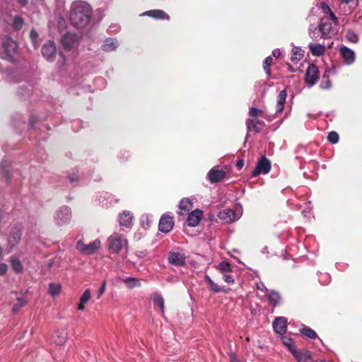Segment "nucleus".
I'll use <instances>...</instances> for the list:
<instances>
[{
  "mask_svg": "<svg viewBox=\"0 0 362 362\" xmlns=\"http://www.w3.org/2000/svg\"><path fill=\"white\" fill-rule=\"evenodd\" d=\"M90 20V8L88 3L78 1L73 3L70 13V21L76 28L86 26Z\"/></svg>",
  "mask_w": 362,
  "mask_h": 362,
  "instance_id": "obj_1",
  "label": "nucleus"
},
{
  "mask_svg": "<svg viewBox=\"0 0 362 362\" xmlns=\"http://www.w3.org/2000/svg\"><path fill=\"white\" fill-rule=\"evenodd\" d=\"M107 250L112 254H119L123 250L127 254L129 243L126 236L117 232H114L107 239Z\"/></svg>",
  "mask_w": 362,
  "mask_h": 362,
  "instance_id": "obj_2",
  "label": "nucleus"
},
{
  "mask_svg": "<svg viewBox=\"0 0 362 362\" xmlns=\"http://www.w3.org/2000/svg\"><path fill=\"white\" fill-rule=\"evenodd\" d=\"M333 28L332 23L329 21L322 19L317 27L310 25L308 30L309 36L317 40L320 37L322 39H328L333 34Z\"/></svg>",
  "mask_w": 362,
  "mask_h": 362,
  "instance_id": "obj_3",
  "label": "nucleus"
},
{
  "mask_svg": "<svg viewBox=\"0 0 362 362\" xmlns=\"http://www.w3.org/2000/svg\"><path fill=\"white\" fill-rule=\"evenodd\" d=\"M78 37L71 33H66L60 39L62 47L65 51H71L78 43Z\"/></svg>",
  "mask_w": 362,
  "mask_h": 362,
  "instance_id": "obj_4",
  "label": "nucleus"
},
{
  "mask_svg": "<svg viewBox=\"0 0 362 362\" xmlns=\"http://www.w3.org/2000/svg\"><path fill=\"white\" fill-rule=\"evenodd\" d=\"M71 218L70 209L68 206H62L56 212L54 221L57 226H64L69 223Z\"/></svg>",
  "mask_w": 362,
  "mask_h": 362,
  "instance_id": "obj_5",
  "label": "nucleus"
},
{
  "mask_svg": "<svg viewBox=\"0 0 362 362\" xmlns=\"http://www.w3.org/2000/svg\"><path fill=\"white\" fill-rule=\"evenodd\" d=\"M271 162L265 156H262L252 173V176L255 177L260 174H267L271 170Z\"/></svg>",
  "mask_w": 362,
  "mask_h": 362,
  "instance_id": "obj_6",
  "label": "nucleus"
},
{
  "mask_svg": "<svg viewBox=\"0 0 362 362\" xmlns=\"http://www.w3.org/2000/svg\"><path fill=\"white\" fill-rule=\"evenodd\" d=\"M317 80L318 69L315 64H311L308 66L306 70L305 76V83L307 84L308 87L310 88L316 83Z\"/></svg>",
  "mask_w": 362,
  "mask_h": 362,
  "instance_id": "obj_7",
  "label": "nucleus"
},
{
  "mask_svg": "<svg viewBox=\"0 0 362 362\" xmlns=\"http://www.w3.org/2000/svg\"><path fill=\"white\" fill-rule=\"evenodd\" d=\"M168 262L176 267H182L186 262V255L177 250L170 251L168 257Z\"/></svg>",
  "mask_w": 362,
  "mask_h": 362,
  "instance_id": "obj_8",
  "label": "nucleus"
},
{
  "mask_svg": "<svg viewBox=\"0 0 362 362\" xmlns=\"http://www.w3.org/2000/svg\"><path fill=\"white\" fill-rule=\"evenodd\" d=\"M241 216V214L237 213L232 209H226L220 211L218 217L226 223H230L238 221Z\"/></svg>",
  "mask_w": 362,
  "mask_h": 362,
  "instance_id": "obj_9",
  "label": "nucleus"
},
{
  "mask_svg": "<svg viewBox=\"0 0 362 362\" xmlns=\"http://www.w3.org/2000/svg\"><path fill=\"white\" fill-rule=\"evenodd\" d=\"M42 54L47 60L52 62L54 61L57 50H56V46L53 41H48L46 43H45L42 47Z\"/></svg>",
  "mask_w": 362,
  "mask_h": 362,
  "instance_id": "obj_10",
  "label": "nucleus"
},
{
  "mask_svg": "<svg viewBox=\"0 0 362 362\" xmlns=\"http://www.w3.org/2000/svg\"><path fill=\"white\" fill-rule=\"evenodd\" d=\"M339 54L346 65H351L356 60V54L354 50L346 47L341 46L339 48Z\"/></svg>",
  "mask_w": 362,
  "mask_h": 362,
  "instance_id": "obj_11",
  "label": "nucleus"
},
{
  "mask_svg": "<svg viewBox=\"0 0 362 362\" xmlns=\"http://www.w3.org/2000/svg\"><path fill=\"white\" fill-rule=\"evenodd\" d=\"M96 201L103 206H108L117 203L118 199L112 194L102 192L97 195Z\"/></svg>",
  "mask_w": 362,
  "mask_h": 362,
  "instance_id": "obj_12",
  "label": "nucleus"
},
{
  "mask_svg": "<svg viewBox=\"0 0 362 362\" xmlns=\"http://www.w3.org/2000/svg\"><path fill=\"white\" fill-rule=\"evenodd\" d=\"M174 222L173 217L168 215H163L159 221L158 229L163 233H169L173 228Z\"/></svg>",
  "mask_w": 362,
  "mask_h": 362,
  "instance_id": "obj_13",
  "label": "nucleus"
},
{
  "mask_svg": "<svg viewBox=\"0 0 362 362\" xmlns=\"http://www.w3.org/2000/svg\"><path fill=\"white\" fill-rule=\"evenodd\" d=\"M274 331L284 335L287 329V319L285 317H276L272 323Z\"/></svg>",
  "mask_w": 362,
  "mask_h": 362,
  "instance_id": "obj_14",
  "label": "nucleus"
},
{
  "mask_svg": "<svg viewBox=\"0 0 362 362\" xmlns=\"http://www.w3.org/2000/svg\"><path fill=\"white\" fill-rule=\"evenodd\" d=\"M118 221L120 227L131 229L133 226V214L129 211H124L119 214Z\"/></svg>",
  "mask_w": 362,
  "mask_h": 362,
  "instance_id": "obj_15",
  "label": "nucleus"
},
{
  "mask_svg": "<svg viewBox=\"0 0 362 362\" xmlns=\"http://www.w3.org/2000/svg\"><path fill=\"white\" fill-rule=\"evenodd\" d=\"M295 359L299 362H313L311 354L307 350H291V352Z\"/></svg>",
  "mask_w": 362,
  "mask_h": 362,
  "instance_id": "obj_16",
  "label": "nucleus"
},
{
  "mask_svg": "<svg viewBox=\"0 0 362 362\" xmlns=\"http://www.w3.org/2000/svg\"><path fill=\"white\" fill-rule=\"evenodd\" d=\"M226 175V173L224 170L213 168L209 171L207 177L211 183H216L223 180Z\"/></svg>",
  "mask_w": 362,
  "mask_h": 362,
  "instance_id": "obj_17",
  "label": "nucleus"
},
{
  "mask_svg": "<svg viewBox=\"0 0 362 362\" xmlns=\"http://www.w3.org/2000/svg\"><path fill=\"white\" fill-rule=\"evenodd\" d=\"M141 16H148L157 20H169L170 16L163 10H149L140 14Z\"/></svg>",
  "mask_w": 362,
  "mask_h": 362,
  "instance_id": "obj_18",
  "label": "nucleus"
},
{
  "mask_svg": "<svg viewBox=\"0 0 362 362\" xmlns=\"http://www.w3.org/2000/svg\"><path fill=\"white\" fill-rule=\"evenodd\" d=\"M203 216L202 211L199 209H195L193 210L191 213L189 214L187 218V225L190 227H195L197 226L199 223L200 222Z\"/></svg>",
  "mask_w": 362,
  "mask_h": 362,
  "instance_id": "obj_19",
  "label": "nucleus"
},
{
  "mask_svg": "<svg viewBox=\"0 0 362 362\" xmlns=\"http://www.w3.org/2000/svg\"><path fill=\"white\" fill-rule=\"evenodd\" d=\"M3 47L8 57H13L17 51V45L11 37H6L3 41Z\"/></svg>",
  "mask_w": 362,
  "mask_h": 362,
  "instance_id": "obj_20",
  "label": "nucleus"
},
{
  "mask_svg": "<svg viewBox=\"0 0 362 362\" xmlns=\"http://www.w3.org/2000/svg\"><path fill=\"white\" fill-rule=\"evenodd\" d=\"M21 238V230L20 228L17 227H13L11 228L9 236L8 238V242L11 247H15L20 241Z\"/></svg>",
  "mask_w": 362,
  "mask_h": 362,
  "instance_id": "obj_21",
  "label": "nucleus"
},
{
  "mask_svg": "<svg viewBox=\"0 0 362 362\" xmlns=\"http://www.w3.org/2000/svg\"><path fill=\"white\" fill-rule=\"evenodd\" d=\"M119 46L118 41L116 38L114 37H108L107 38L104 43L101 45V49L104 52H112L115 51Z\"/></svg>",
  "mask_w": 362,
  "mask_h": 362,
  "instance_id": "obj_22",
  "label": "nucleus"
},
{
  "mask_svg": "<svg viewBox=\"0 0 362 362\" xmlns=\"http://www.w3.org/2000/svg\"><path fill=\"white\" fill-rule=\"evenodd\" d=\"M67 339V332L65 329H57L53 336V341L57 345H63Z\"/></svg>",
  "mask_w": 362,
  "mask_h": 362,
  "instance_id": "obj_23",
  "label": "nucleus"
},
{
  "mask_svg": "<svg viewBox=\"0 0 362 362\" xmlns=\"http://www.w3.org/2000/svg\"><path fill=\"white\" fill-rule=\"evenodd\" d=\"M193 207V204L189 198H183L179 203V214L184 216L187 214Z\"/></svg>",
  "mask_w": 362,
  "mask_h": 362,
  "instance_id": "obj_24",
  "label": "nucleus"
},
{
  "mask_svg": "<svg viewBox=\"0 0 362 362\" xmlns=\"http://www.w3.org/2000/svg\"><path fill=\"white\" fill-rule=\"evenodd\" d=\"M308 48L313 56H322L325 52V46L320 43L310 42L308 45Z\"/></svg>",
  "mask_w": 362,
  "mask_h": 362,
  "instance_id": "obj_25",
  "label": "nucleus"
},
{
  "mask_svg": "<svg viewBox=\"0 0 362 362\" xmlns=\"http://www.w3.org/2000/svg\"><path fill=\"white\" fill-rule=\"evenodd\" d=\"M247 128L248 131L253 130L254 132L258 133L262 131V127L264 125L263 121L260 120H254L248 119L246 122Z\"/></svg>",
  "mask_w": 362,
  "mask_h": 362,
  "instance_id": "obj_26",
  "label": "nucleus"
},
{
  "mask_svg": "<svg viewBox=\"0 0 362 362\" xmlns=\"http://www.w3.org/2000/svg\"><path fill=\"white\" fill-rule=\"evenodd\" d=\"M281 300L280 293L275 291L272 290L268 293V300L273 307L277 306Z\"/></svg>",
  "mask_w": 362,
  "mask_h": 362,
  "instance_id": "obj_27",
  "label": "nucleus"
},
{
  "mask_svg": "<svg viewBox=\"0 0 362 362\" xmlns=\"http://www.w3.org/2000/svg\"><path fill=\"white\" fill-rule=\"evenodd\" d=\"M286 95H287V93H286V90L284 89L283 90H281L278 96H277V103H276V113H280L283 109H284V103L286 101Z\"/></svg>",
  "mask_w": 362,
  "mask_h": 362,
  "instance_id": "obj_28",
  "label": "nucleus"
},
{
  "mask_svg": "<svg viewBox=\"0 0 362 362\" xmlns=\"http://www.w3.org/2000/svg\"><path fill=\"white\" fill-rule=\"evenodd\" d=\"M299 331L301 334L310 339H315L318 337L316 332L309 327L303 325Z\"/></svg>",
  "mask_w": 362,
  "mask_h": 362,
  "instance_id": "obj_29",
  "label": "nucleus"
},
{
  "mask_svg": "<svg viewBox=\"0 0 362 362\" xmlns=\"http://www.w3.org/2000/svg\"><path fill=\"white\" fill-rule=\"evenodd\" d=\"M122 281L124 282L127 287L129 289H132L136 287H139L141 286L139 279L134 277H127L125 279H123Z\"/></svg>",
  "mask_w": 362,
  "mask_h": 362,
  "instance_id": "obj_30",
  "label": "nucleus"
},
{
  "mask_svg": "<svg viewBox=\"0 0 362 362\" xmlns=\"http://www.w3.org/2000/svg\"><path fill=\"white\" fill-rule=\"evenodd\" d=\"M90 299V291L86 289L80 298V301L78 305V310H83L85 308V304Z\"/></svg>",
  "mask_w": 362,
  "mask_h": 362,
  "instance_id": "obj_31",
  "label": "nucleus"
},
{
  "mask_svg": "<svg viewBox=\"0 0 362 362\" xmlns=\"http://www.w3.org/2000/svg\"><path fill=\"white\" fill-rule=\"evenodd\" d=\"M153 303L156 305L160 310L162 313H164V299L158 293H155L152 296Z\"/></svg>",
  "mask_w": 362,
  "mask_h": 362,
  "instance_id": "obj_32",
  "label": "nucleus"
},
{
  "mask_svg": "<svg viewBox=\"0 0 362 362\" xmlns=\"http://www.w3.org/2000/svg\"><path fill=\"white\" fill-rule=\"evenodd\" d=\"M303 53V51L300 48L294 47L292 49L291 60L293 62H298L300 61L304 56Z\"/></svg>",
  "mask_w": 362,
  "mask_h": 362,
  "instance_id": "obj_33",
  "label": "nucleus"
},
{
  "mask_svg": "<svg viewBox=\"0 0 362 362\" xmlns=\"http://www.w3.org/2000/svg\"><path fill=\"white\" fill-rule=\"evenodd\" d=\"M217 269L222 273L226 274L232 272V266L227 261H222L217 266Z\"/></svg>",
  "mask_w": 362,
  "mask_h": 362,
  "instance_id": "obj_34",
  "label": "nucleus"
},
{
  "mask_svg": "<svg viewBox=\"0 0 362 362\" xmlns=\"http://www.w3.org/2000/svg\"><path fill=\"white\" fill-rule=\"evenodd\" d=\"M62 286L59 284L51 283L49 285V292L52 297H55L59 294Z\"/></svg>",
  "mask_w": 362,
  "mask_h": 362,
  "instance_id": "obj_35",
  "label": "nucleus"
},
{
  "mask_svg": "<svg viewBox=\"0 0 362 362\" xmlns=\"http://www.w3.org/2000/svg\"><path fill=\"white\" fill-rule=\"evenodd\" d=\"M205 279L209 286V289L214 293H219L221 291V286L215 283L208 275H206Z\"/></svg>",
  "mask_w": 362,
  "mask_h": 362,
  "instance_id": "obj_36",
  "label": "nucleus"
},
{
  "mask_svg": "<svg viewBox=\"0 0 362 362\" xmlns=\"http://www.w3.org/2000/svg\"><path fill=\"white\" fill-rule=\"evenodd\" d=\"M141 225L144 228H147L152 223V216L149 214H143L140 219Z\"/></svg>",
  "mask_w": 362,
  "mask_h": 362,
  "instance_id": "obj_37",
  "label": "nucleus"
},
{
  "mask_svg": "<svg viewBox=\"0 0 362 362\" xmlns=\"http://www.w3.org/2000/svg\"><path fill=\"white\" fill-rule=\"evenodd\" d=\"M76 247L78 251L82 253L89 254L90 250V245H85L81 240H78L76 244Z\"/></svg>",
  "mask_w": 362,
  "mask_h": 362,
  "instance_id": "obj_38",
  "label": "nucleus"
},
{
  "mask_svg": "<svg viewBox=\"0 0 362 362\" xmlns=\"http://www.w3.org/2000/svg\"><path fill=\"white\" fill-rule=\"evenodd\" d=\"M320 87L321 89H329L332 87L331 81L328 78V75L325 73L322 76V81L320 82Z\"/></svg>",
  "mask_w": 362,
  "mask_h": 362,
  "instance_id": "obj_39",
  "label": "nucleus"
},
{
  "mask_svg": "<svg viewBox=\"0 0 362 362\" xmlns=\"http://www.w3.org/2000/svg\"><path fill=\"white\" fill-rule=\"evenodd\" d=\"M281 340L283 344L288 349L290 352H291V350L295 349V348L293 347V340L292 338L286 336H283L281 337Z\"/></svg>",
  "mask_w": 362,
  "mask_h": 362,
  "instance_id": "obj_40",
  "label": "nucleus"
},
{
  "mask_svg": "<svg viewBox=\"0 0 362 362\" xmlns=\"http://www.w3.org/2000/svg\"><path fill=\"white\" fill-rule=\"evenodd\" d=\"M118 158L122 162L128 161L131 158V153L127 150H122L120 151Z\"/></svg>",
  "mask_w": 362,
  "mask_h": 362,
  "instance_id": "obj_41",
  "label": "nucleus"
},
{
  "mask_svg": "<svg viewBox=\"0 0 362 362\" xmlns=\"http://www.w3.org/2000/svg\"><path fill=\"white\" fill-rule=\"evenodd\" d=\"M11 267H12L13 269L16 272H21L23 267H22L21 262L18 259H11Z\"/></svg>",
  "mask_w": 362,
  "mask_h": 362,
  "instance_id": "obj_42",
  "label": "nucleus"
},
{
  "mask_svg": "<svg viewBox=\"0 0 362 362\" xmlns=\"http://www.w3.org/2000/svg\"><path fill=\"white\" fill-rule=\"evenodd\" d=\"M26 303L27 301L25 299L18 298L16 303L13 305V311L15 313L17 312L21 308L25 306Z\"/></svg>",
  "mask_w": 362,
  "mask_h": 362,
  "instance_id": "obj_43",
  "label": "nucleus"
},
{
  "mask_svg": "<svg viewBox=\"0 0 362 362\" xmlns=\"http://www.w3.org/2000/svg\"><path fill=\"white\" fill-rule=\"evenodd\" d=\"M327 140L332 144H335L339 141V135L336 132H331L328 134Z\"/></svg>",
  "mask_w": 362,
  "mask_h": 362,
  "instance_id": "obj_44",
  "label": "nucleus"
},
{
  "mask_svg": "<svg viewBox=\"0 0 362 362\" xmlns=\"http://www.w3.org/2000/svg\"><path fill=\"white\" fill-rule=\"evenodd\" d=\"M346 38L351 42L356 43L358 41V35L353 31H348L346 35Z\"/></svg>",
  "mask_w": 362,
  "mask_h": 362,
  "instance_id": "obj_45",
  "label": "nucleus"
},
{
  "mask_svg": "<svg viewBox=\"0 0 362 362\" xmlns=\"http://www.w3.org/2000/svg\"><path fill=\"white\" fill-rule=\"evenodd\" d=\"M272 62V58L270 56L266 57L264 61V64H263L264 69V71L266 72V74L268 75L270 74V69L269 67L271 65Z\"/></svg>",
  "mask_w": 362,
  "mask_h": 362,
  "instance_id": "obj_46",
  "label": "nucleus"
},
{
  "mask_svg": "<svg viewBox=\"0 0 362 362\" xmlns=\"http://www.w3.org/2000/svg\"><path fill=\"white\" fill-rule=\"evenodd\" d=\"M23 21L22 20V18H21L20 17L16 16L13 18L12 25L15 29H16V30L21 29L23 26Z\"/></svg>",
  "mask_w": 362,
  "mask_h": 362,
  "instance_id": "obj_47",
  "label": "nucleus"
},
{
  "mask_svg": "<svg viewBox=\"0 0 362 362\" xmlns=\"http://www.w3.org/2000/svg\"><path fill=\"white\" fill-rule=\"evenodd\" d=\"M104 16V10L102 8L97 9L94 13V17L96 18V23H99Z\"/></svg>",
  "mask_w": 362,
  "mask_h": 362,
  "instance_id": "obj_48",
  "label": "nucleus"
},
{
  "mask_svg": "<svg viewBox=\"0 0 362 362\" xmlns=\"http://www.w3.org/2000/svg\"><path fill=\"white\" fill-rule=\"evenodd\" d=\"M7 167H8V163L6 161L3 160L1 163V165H0L1 172L2 175H4V176H6V177L8 178V171L6 169Z\"/></svg>",
  "mask_w": 362,
  "mask_h": 362,
  "instance_id": "obj_49",
  "label": "nucleus"
},
{
  "mask_svg": "<svg viewBox=\"0 0 362 362\" xmlns=\"http://www.w3.org/2000/svg\"><path fill=\"white\" fill-rule=\"evenodd\" d=\"M262 110L257 107H251L249 110V115L252 117H258L261 113Z\"/></svg>",
  "mask_w": 362,
  "mask_h": 362,
  "instance_id": "obj_50",
  "label": "nucleus"
},
{
  "mask_svg": "<svg viewBox=\"0 0 362 362\" xmlns=\"http://www.w3.org/2000/svg\"><path fill=\"white\" fill-rule=\"evenodd\" d=\"M69 180V182L74 185L77 183L79 180V176L76 174L71 175L67 177Z\"/></svg>",
  "mask_w": 362,
  "mask_h": 362,
  "instance_id": "obj_51",
  "label": "nucleus"
},
{
  "mask_svg": "<svg viewBox=\"0 0 362 362\" xmlns=\"http://www.w3.org/2000/svg\"><path fill=\"white\" fill-rule=\"evenodd\" d=\"M320 8L322 10V12L325 14H327L328 13H331V11H332L331 8L325 2H322L320 4Z\"/></svg>",
  "mask_w": 362,
  "mask_h": 362,
  "instance_id": "obj_52",
  "label": "nucleus"
},
{
  "mask_svg": "<svg viewBox=\"0 0 362 362\" xmlns=\"http://www.w3.org/2000/svg\"><path fill=\"white\" fill-rule=\"evenodd\" d=\"M30 37L33 42L34 46L37 47L35 40H37V38L38 37V33L35 30H32L30 33Z\"/></svg>",
  "mask_w": 362,
  "mask_h": 362,
  "instance_id": "obj_53",
  "label": "nucleus"
},
{
  "mask_svg": "<svg viewBox=\"0 0 362 362\" xmlns=\"http://www.w3.org/2000/svg\"><path fill=\"white\" fill-rule=\"evenodd\" d=\"M223 279L228 284H233L234 282L233 277L230 274H223Z\"/></svg>",
  "mask_w": 362,
  "mask_h": 362,
  "instance_id": "obj_54",
  "label": "nucleus"
},
{
  "mask_svg": "<svg viewBox=\"0 0 362 362\" xmlns=\"http://www.w3.org/2000/svg\"><path fill=\"white\" fill-rule=\"evenodd\" d=\"M100 241L98 239L92 242V252H93V250L100 248Z\"/></svg>",
  "mask_w": 362,
  "mask_h": 362,
  "instance_id": "obj_55",
  "label": "nucleus"
},
{
  "mask_svg": "<svg viewBox=\"0 0 362 362\" xmlns=\"http://www.w3.org/2000/svg\"><path fill=\"white\" fill-rule=\"evenodd\" d=\"M257 288L258 290H259L261 291H264V292L267 291V287L265 286L264 283H262L261 281L257 284Z\"/></svg>",
  "mask_w": 362,
  "mask_h": 362,
  "instance_id": "obj_56",
  "label": "nucleus"
},
{
  "mask_svg": "<svg viewBox=\"0 0 362 362\" xmlns=\"http://www.w3.org/2000/svg\"><path fill=\"white\" fill-rule=\"evenodd\" d=\"M105 290V282L104 281L98 291V298H100Z\"/></svg>",
  "mask_w": 362,
  "mask_h": 362,
  "instance_id": "obj_57",
  "label": "nucleus"
},
{
  "mask_svg": "<svg viewBox=\"0 0 362 362\" xmlns=\"http://www.w3.org/2000/svg\"><path fill=\"white\" fill-rule=\"evenodd\" d=\"M7 271V265L6 264H0V275H4Z\"/></svg>",
  "mask_w": 362,
  "mask_h": 362,
  "instance_id": "obj_58",
  "label": "nucleus"
},
{
  "mask_svg": "<svg viewBox=\"0 0 362 362\" xmlns=\"http://www.w3.org/2000/svg\"><path fill=\"white\" fill-rule=\"evenodd\" d=\"M329 15L330 19L334 23H337L338 22V18L334 15V13L331 11V13H328Z\"/></svg>",
  "mask_w": 362,
  "mask_h": 362,
  "instance_id": "obj_59",
  "label": "nucleus"
},
{
  "mask_svg": "<svg viewBox=\"0 0 362 362\" xmlns=\"http://www.w3.org/2000/svg\"><path fill=\"white\" fill-rule=\"evenodd\" d=\"M310 212H311V209L310 208H308L306 209H304L302 211V214L305 216V217H310Z\"/></svg>",
  "mask_w": 362,
  "mask_h": 362,
  "instance_id": "obj_60",
  "label": "nucleus"
},
{
  "mask_svg": "<svg viewBox=\"0 0 362 362\" xmlns=\"http://www.w3.org/2000/svg\"><path fill=\"white\" fill-rule=\"evenodd\" d=\"M281 54V52H280V49H274L272 52V55L275 57V58H278L279 57Z\"/></svg>",
  "mask_w": 362,
  "mask_h": 362,
  "instance_id": "obj_61",
  "label": "nucleus"
},
{
  "mask_svg": "<svg viewBox=\"0 0 362 362\" xmlns=\"http://www.w3.org/2000/svg\"><path fill=\"white\" fill-rule=\"evenodd\" d=\"M230 359L231 362H239L235 354L231 353L230 354Z\"/></svg>",
  "mask_w": 362,
  "mask_h": 362,
  "instance_id": "obj_62",
  "label": "nucleus"
},
{
  "mask_svg": "<svg viewBox=\"0 0 362 362\" xmlns=\"http://www.w3.org/2000/svg\"><path fill=\"white\" fill-rule=\"evenodd\" d=\"M243 165H244V161L243 160H240L237 163V166H238L239 168H242L243 166Z\"/></svg>",
  "mask_w": 362,
  "mask_h": 362,
  "instance_id": "obj_63",
  "label": "nucleus"
},
{
  "mask_svg": "<svg viewBox=\"0 0 362 362\" xmlns=\"http://www.w3.org/2000/svg\"><path fill=\"white\" fill-rule=\"evenodd\" d=\"M17 1L22 6H25L27 4V0H17Z\"/></svg>",
  "mask_w": 362,
  "mask_h": 362,
  "instance_id": "obj_64",
  "label": "nucleus"
}]
</instances>
